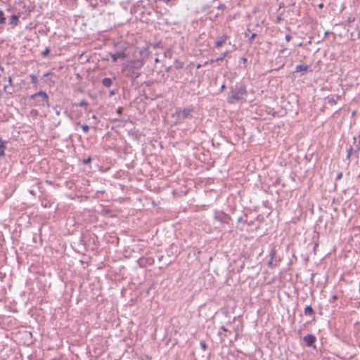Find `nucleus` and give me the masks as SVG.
<instances>
[{
  "instance_id": "1",
  "label": "nucleus",
  "mask_w": 360,
  "mask_h": 360,
  "mask_svg": "<svg viewBox=\"0 0 360 360\" xmlns=\"http://www.w3.org/2000/svg\"><path fill=\"white\" fill-rule=\"evenodd\" d=\"M248 95L246 86L242 85L238 88L231 89L229 92L226 101L230 104H233L245 98Z\"/></svg>"
},
{
  "instance_id": "2",
  "label": "nucleus",
  "mask_w": 360,
  "mask_h": 360,
  "mask_svg": "<svg viewBox=\"0 0 360 360\" xmlns=\"http://www.w3.org/2000/svg\"><path fill=\"white\" fill-rule=\"evenodd\" d=\"M30 99L34 101V105L36 106L46 108L50 106L49 98L45 91H40L34 94H32L30 96Z\"/></svg>"
},
{
  "instance_id": "3",
  "label": "nucleus",
  "mask_w": 360,
  "mask_h": 360,
  "mask_svg": "<svg viewBox=\"0 0 360 360\" xmlns=\"http://www.w3.org/2000/svg\"><path fill=\"white\" fill-rule=\"evenodd\" d=\"M214 218L215 219H217V221L221 222V223H225V224H229V221L231 220V217L222 212V211H219V210H216L214 212Z\"/></svg>"
},
{
  "instance_id": "4",
  "label": "nucleus",
  "mask_w": 360,
  "mask_h": 360,
  "mask_svg": "<svg viewBox=\"0 0 360 360\" xmlns=\"http://www.w3.org/2000/svg\"><path fill=\"white\" fill-rule=\"evenodd\" d=\"M20 12H18L16 14H12L8 18V25L9 26V27L8 29H12L13 30L16 26H18V24L20 23Z\"/></svg>"
},
{
  "instance_id": "5",
  "label": "nucleus",
  "mask_w": 360,
  "mask_h": 360,
  "mask_svg": "<svg viewBox=\"0 0 360 360\" xmlns=\"http://www.w3.org/2000/svg\"><path fill=\"white\" fill-rule=\"evenodd\" d=\"M193 112V108H183L177 111L178 116L182 119L191 117V113Z\"/></svg>"
},
{
  "instance_id": "6",
  "label": "nucleus",
  "mask_w": 360,
  "mask_h": 360,
  "mask_svg": "<svg viewBox=\"0 0 360 360\" xmlns=\"http://www.w3.org/2000/svg\"><path fill=\"white\" fill-rule=\"evenodd\" d=\"M276 250L275 248L273 247L270 250V253H269L270 260L268 262V266L271 269H273L274 267H275L277 265V262L276 261L274 262V258L276 257Z\"/></svg>"
},
{
  "instance_id": "7",
  "label": "nucleus",
  "mask_w": 360,
  "mask_h": 360,
  "mask_svg": "<svg viewBox=\"0 0 360 360\" xmlns=\"http://www.w3.org/2000/svg\"><path fill=\"white\" fill-rule=\"evenodd\" d=\"M303 340H304V342L306 343V345L308 347H315L314 343H315L316 339V337L314 335L308 334V335H305L303 338Z\"/></svg>"
},
{
  "instance_id": "8",
  "label": "nucleus",
  "mask_w": 360,
  "mask_h": 360,
  "mask_svg": "<svg viewBox=\"0 0 360 360\" xmlns=\"http://www.w3.org/2000/svg\"><path fill=\"white\" fill-rule=\"evenodd\" d=\"M139 262L141 266H144L146 265H152L154 263V259L153 257H141L139 259Z\"/></svg>"
},
{
  "instance_id": "9",
  "label": "nucleus",
  "mask_w": 360,
  "mask_h": 360,
  "mask_svg": "<svg viewBox=\"0 0 360 360\" xmlns=\"http://www.w3.org/2000/svg\"><path fill=\"white\" fill-rule=\"evenodd\" d=\"M227 39L228 36L226 34H223L222 36L219 37L215 41V46L217 48L221 47L225 43Z\"/></svg>"
},
{
  "instance_id": "10",
  "label": "nucleus",
  "mask_w": 360,
  "mask_h": 360,
  "mask_svg": "<svg viewBox=\"0 0 360 360\" xmlns=\"http://www.w3.org/2000/svg\"><path fill=\"white\" fill-rule=\"evenodd\" d=\"M309 67L306 65H297L295 67V72H302V75H305Z\"/></svg>"
},
{
  "instance_id": "11",
  "label": "nucleus",
  "mask_w": 360,
  "mask_h": 360,
  "mask_svg": "<svg viewBox=\"0 0 360 360\" xmlns=\"http://www.w3.org/2000/svg\"><path fill=\"white\" fill-rule=\"evenodd\" d=\"M6 20V17L4 14V12L2 10H0V33L4 31L3 25L5 24Z\"/></svg>"
},
{
  "instance_id": "12",
  "label": "nucleus",
  "mask_w": 360,
  "mask_h": 360,
  "mask_svg": "<svg viewBox=\"0 0 360 360\" xmlns=\"http://www.w3.org/2000/svg\"><path fill=\"white\" fill-rule=\"evenodd\" d=\"M126 57L123 51L117 52L111 55V58L114 62H116L119 58L124 59Z\"/></svg>"
},
{
  "instance_id": "13",
  "label": "nucleus",
  "mask_w": 360,
  "mask_h": 360,
  "mask_svg": "<svg viewBox=\"0 0 360 360\" xmlns=\"http://www.w3.org/2000/svg\"><path fill=\"white\" fill-rule=\"evenodd\" d=\"M6 148V141L0 138V158L5 155V150Z\"/></svg>"
},
{
  "instance_id": "14",
  "label": "nucleus",
  "mask_w": 360,
  "mask_h": 360,
  "mask_svg": "<svg viewBox=\"0 0 360 360\" xmlns=\"http://www.w3.org/2000/svg\"><path fill=\"white\" fill-rule=\"evenodd\" d=\"M304 312L306 316H312L314 314V311L311 305L306 306Z\"/></svg>"
},
{
  "instance_id": "15",
  "label": "nucleus",
  "mask_w": 360,
  "mask_h": 360,
  "mask_svg": "<svg viewBox=\"0 0 360 360\" xmlns=\"http://www.w3.org/2000/svg\"><path fill=\"white\" fill-rule=\"evenodd\" d=\"M112 84V80L110 78L105 77L102 80V84L105 87H110Z\"/></svg>"
},
{
  "instance_id": "16",
  "label": "nucleus",
  "mask_w": 360,
  "mask_h": 360,
  "mask_svg": "<svg viewBox=\"0 0 360 360\" xmlns=\"http://www.w3.org/2000/svg\"><path fill=\"white\" fill-rule=\"evenodd\" d=\"M227 55H228V51H225V52L222 53L216 59H214V60L212 59L210 62L212 63H214V62L222 61L224 59V58L226 57Z\"/></svg>"
},
{
  "instance_id": "17",
  "label": "nucleus",
  "mask_w": 360,
  "mask_h": 360,
  "mask_svg": "<svg viewBox=\"0 0 360 360\" xmlns=\"http://www.w3.org/2000/svg\"><path fill=\"white\" fill-rule=\"evenodd\" d=\"M30 81H31V83L32 84H34L35 86H37V84H38V78H37V76L35 75H30Z\"/></svg>"
},
{
  "instance_id": "18",
  "label": "nucleus",
  "mask_w": 360,
  "mask_h": 360,
  "mask_svg": "<svg viewBox=\"0 0 360 360\" xmlns=\"http://www.w3.org/2000/svg\"><path fill=\"white\" fill-rule=\"evenodd\" d=\"M353 151H354V149H353V148H352V146H350V147L347 149V160H349V159H350L351 155H352V154Z\"/></svg>"
},
{
  "instance_id": "19",
  "label": "nucleus",
  "mask_w": 360,
  "mask_h": 360,
  "mask_svg": "<svg viewBox=\"0 0 360 360\" xmlns=\"http://www.w3.org/2000/svg\"><path fill=\"white\" fill-rule=\"evenodd\" d=\"M200 345L201 349L203 351H205L207 348V344H206L205 341H204V340H201L200 342Z\"/></svg>"
},
{
  "instance_id": "20",
  "label": "nucleus",
  "mask_w": 360,
  "mask_h": 360,
  "mask_svg": "<svg viewBox=\"0 0 360 360\" xmlns=\"http://www.w3.org/2000/svg\"><path fill=\"white\" fill-rule=\"evenodd\" d=\"M49 53H50V49L46 47V49L44 51H42L41 55L43 57H46L49 56Z\"/></svg>"
},
{
  "instance_id": "21",
  "label": "nucleus",
  "mask_w": 360,
  "mask_h": 360,
  "mask_svg": "<svg viewBox=\"0 0 360 360\" xmlns=\"http://www.w3.org/2000/svg\"><path fill=\"white\" fill-rule=\"evenodd\" d=\"M81 127L84 133H88L89 131V127L86 124H82Z\"/></svg>"
},
{
  "instance_id": "22",
  "label": "nucleus",
  "mask_w": 360,
  "mask_h": 360,
  "mask_svg": "<svg viewBox=\"0 0 360 360\" xmlns=\"http://www.w3.org/2000/svg\"><path fill=\"white\" fill-rule=\"evenodd\" d=\"M88 105V103L86 100L83 99L79 103V106L80 107H86Z\"/></svg>"
},
{
  "instance_id": "23",
  "label": "nucleus",
  "mask_w": 360,
  "mask_h": 360,
  "mask_svg": "<svg viewBox=\"0 0 360 360\" xmlns=\"http://www.w3.org/2000/svg\"><path fill=\"white\" fill-rule=\"evenodd\" d=\"M91 160H92V159L90 157H89L86 159H84L82 161V163L84 165H87V164L90 163L91 162Z\"/></svg>"
},
{
  "instance_id": "24",
  "label": "nucleus",
  "mask_w": 360,
  "mask_h": 360,
  "mask_svg": "<svg viewBox=\"0 0 360 360\" xmlns=\"http://www.w3.org/2000/svg\"><path fill=\"white\" fill-rule=\"evenodd\" d=\"M257 37V34L256 33H253L249 38H248V41L249 43H252L253 39Z\"/></svg>"
},
{
  "instance_id": "25",
  "label": "nucleus",
  "mask_w": 360,
  "mask_h": 360,
  "mask_svg": "<svg viewBox=\"0 0 360 360\" xmlns=\"http://www.w3.org/2000/svg\"><path fill=\"white\" fill-rule=\"evenodd\" d=\"M128 77H131L134 78H137L139 76V73H135L134 71L131 73V75L127 74Z\"/></svg>"
},
{
  "instance_id": "26",
  "label": "nucleus",
  "mask_w": 360,
  "mask_h": 360,
  "mask_svg": "<svg viewBox=\"0 0 360 360\" xmlns=\"http://www.w3.org/2000/svg\"><path fill=\"white\" fill-rule=\"evenodd\" d=\"M281 181H282V180H281V177L276 178L275 181L274 182V186H276V185L281 184Z\"/></svg>"
},
{
  "instance_id": "27",
  "label": "nucleus",
  "mask_w": 360,
  "mask_h": 360,
  "mask_svg": "<svg viewBox=\"0 0 360 360\" xmlns=\"http://www.w3.org/2000/svg\"><path fill=\"white\" fill-rule=\"evenodd\" d=\"M338 298V295H334L331 297V298L329 300V302L330 303H333V302H335V300H337Z\"/></svg>"
},
{
  "instance_id": "28",
  "label": "nucleus",
  "mask_w": 360,
  "mask_h": 360,
  "mask_svg": "<svg viewBox=\"0 0 360 360\" xmlns=\"http://www.w3.org/2000/svg\"><path fill=\"white\" fill-rule=\"evenodd\" d=\"M328 103L331 105L335 104L336 103V99H335L333 97L330 98L328 99Z\"/></svg>"
},
{
  "instance_id": "29",
  "label": "nucleus",
  "mask_w": 360,
  "mask_h": 360,
  "mask_svg": "<svg viewBox=\"0 0 360 360\" xmlns=\"http://www.w3.org/2000/svg\"><path fill=\"white\" fill-rule=\"evenodd\" d=\"M342 177V172H339L337 176H336V178H335V180L336 181H338L340 179H341Z\"/></svg>"
},
{
  "instance_id": "30",
  "label": "nucleus",
  "mask_w": 360,
  "mask_h": 360,
  "mask_svg": "<svg viewBox=\"0 0 360 360\" xmlns=\"http://www.w3.org/2000/svg\"><path fill=\"white\" fill-rule=\"evenodd\" d=\"M285 39L287 41H290L292 39V36L290 34H286Z\"/></svg>"
},
{
  "instance_id": "31",
  "label": "nucleus",
  "mask_w": 360,
  "mask_h": 360,
  "mask_svg": "<svg viewBox=\"0 0 360 360\" xmlns=\"http://www.w3.org/2000/svg\"><path fill=\"white\" fill-rule=\"evenodd\" d=\"M226 6L224 4H221L217 6L218 9H224Z\"/></svg>"
},
{
  "instance_id": "32",
  "label": "nucleus",
  "mask_w": 360,
  "mask_h": 360,
  "mask_svg": "<svg viewBox=\"0 0 360 360\" xmlns=\"http://www.w3.org/2000/svg\"><path fill=\"white\" fill-rule=\"evenodd\" d=\"M53 75L51 72H46L43 75V77H49V75Z\"/></svg>"
},
{
  "instance_id": "33",
  "label": "nucleus",
  "mask_w": 360,
  "mask_h": 360,
  "mask_svg": "<svg viewBox=\"0 0 360 360\" xmlns=\"http://www.w3.org/2000/svg\"><path fill=\"white\" fill-rule=\"evenodd\" d=\"M220 329H221V330L224 331V332H227V331H228L227 328H225L224 326H221V327H220Z\"/></svg>"
},
{
  "instance_id": "34",
  "label": "nucleus",
  "mask_w": 360,
  "mask_h": 360,
  "mask_svg": "<svg viewBox=\"0 0 360 360\" xmlns=\"http://www.w3.org/2000/svg\"><path fill=\"white\" fill-rule=\"evenodd\" d=\"M226 89V86L224 84H222L220 87V91H223Z\"/></svg>"
},
{
  "instance_id": "35",
  "label": "nucleus",
  "mask_w": 360,
  "mask_h": 360,
  "mask_svg": "<svg viewBox=\"0 0 360 360\" xmlns=\"http://www.w3.org/2000/svg\"><path fill=\"white\" fill-rule=\"evenodd\" d=\"M8 82L9 85H12V78L11 77H8Z\"/></svg>"
},
{
  "instance_id": "36",
  "label": "nucleus",
  "mask_w": 360,
  "mask_h": 360,
  "mask_svg": "<svg viewBox=\"0 0 360 360\" xmlns=\"http://www.w3.org/2000/svg\"><path fill=\"white\" fill-rule=\"evenodd\" d=\"M237 221L238 223L242 222L243 221V217H238V219H237Z\"/></svg>"
},
{
  "instance_id": "37",
  "label": "nucleus",
  "mask_w": 360,
  "mask_h": 360,
  "mask_svg": "<svg viewBox=\"0 0 360 360\" xmlns=\"http://www.w3.org/2000/svg\"><path fill=\"white\" fill-rule=\"evenodd\" d=\"M172 0H164V1L166 3V4H169L172 1Z\"/></svg>"
},
{
  "instance_id": "38",
  "label": "nucleus",
  "mask_w": 360,
  "mask_h": 360,
  "mask_svg": "<svg viewBox=\"0 0 360 360\" xmlns=\"http://www.w3.org/2000/svg\"><path fill=\"white\" fill-rule=\"evenodd\" d=\"M122 108H119L117 109V112H118V113H120V112H122Z\"/></svg>"
},
{
  "instance_id": "39",
  "label": "nucleus",
  "mask_w": 360,
  "mask_h": 360,
  "mask_svg": "<svg viewBox=\"0 0 360 360\" xmlns=\"http://www.w3.org/2000/svg\"><path fill=\"white\" fill-rule=\"evenodd\" d=\"M319 7L320 8H322L323 7V4H322V3H321V4H320L319 5Z\"/></svg>"
},
{
  "instance_id": "40",
  "label": "nucleus",
  "mask_w": 360,
  "mask_h": 360,
  "mask_svg": "<svg viewBox=\"0 0 360 360\" xmlns=\"http://www.w3.org/2000/svg\"><path fill=\"white\" fill-rule=\"evenodd\" d=\"M49 84H54V82H53V81H52L51 79H49Z\"/></svg>"
},
{
  "instance_id": "41",
  "label": "nucleus",
  "mask_w": 360,
  "mask_h": 360,
  "mask_svg": "<svg viewBox=\"0 0 360 360\" xmlns=\"http://www.w3.org/2000/svg\"><path fill=\"white\" fill-rule=\"evenodd\" d=\"M177 69H180L182 68V65H178L176 67Z\"/></svg>"
},
{
  "instance_id": "42",
  "label": "nucleus",
  "mask_w": 360,
  "mask_h": 360,
  "mask_svg": "<svg viewBox=\"0 0 360 360\" xmlns=\"http://www.w3.org/2000/svg\"><path fill=\"white\" fill-rule=\"evenodd\" d=\"M115 94V91H110V95H114Z\"/></svg>"
},
{
  "instance_id": "43",
  "label": "nucleus",
  "mask_w": 360,
  "mask_h": 360,
  "mask_svg": "<svg viewBox=\"0 0 360 360\" xmlns=\"http://www.w3.org/2000/svg\"><path fill=\"white\" fill-rule=\"evenodd\" d=\"M170 69H171V67H168V68H167L166 71H167V72H169V71L170 70Z\"/></svg>"
},
{
  "instance_id": "44",
  "label": "nucleus",
  "mask_w": 360,
  "mask_h": 360,
  "mask_svg": "<svg viewBox=\"0 0 360 360\" xmlns=\"http://www.w3.org/2000/svg\"><path fill=\"white\" fill-rule=\"evenodd\" d=\"M155 63H158L159 61L158 58H155Z\"/></svg>"
},
{
  "instance_id": "45",
  "label": "nucleus",
  "mask_w": 360,
  "mask_h": 360,
  "mask_svg": "<svg viewBox=\"0 0 360 360\" xmlns=\"http://www.w3.org/2000/svg\"><path fill=\"white\" fill-rule=\"evenodd\" d=\"M243 61H244V62H246V61H247V59H246V58H243Z\"/></svg>"
},
{
  "instance_id": "46",
  "label": "nucleus",
  "mask_w": 360,
  "mask_h": 360,
  "mask_svg": "<svg viewBox=\"0 0 360 360\" xmlns=\"http://www.w3.org/2000/svg\"><path fill=\"white\" fill-rule=\"evenodd\" d=\"M245 36L247 37L248 36V33H245Z\"/></svg>"
},
{
  "instance_id": "47",
  "label": "nucleus",
  "mask_w": 360,
  "mask_h": 360,
  "mask_svg": "<svg viewBox=\"0 0 360 360\" xmlns=\"http://www.w3.org/2000/svg\"><path fill=\"white\" fill-rule=\"evenodd\" d=\"M200 67H201V65H198L197 66V68H200Z\"/></svg>"
},
{
  "instance_id": "48",
  "label": "nucleus",
  "mask_w": 360,
  "mask_h": 360,
  "mask_svg": "<svg viewBox=\"0 0 360 360\" xmlns=\"http://www.w3.org/2000/svg\"><path fill=\"white\" fill-rule=\"evenodd\" d=\"M285 49L281 50V53H283V52H284V51H285Z\"/></svg>"
}]
</instances>
